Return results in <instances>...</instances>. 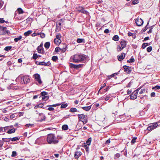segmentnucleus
<instances>
[{"label": "nucleus", "mask_w": 160, "mask_h": 160, "mask_svg": "<svg viewBox=\"0 0 160 160\" xmlns=\"http://www.w3.org/2000/svg\"><path fill=\"white\" fill-rule=\"evenodd\" d=\"M141 88V87L139 88L138 89L135 90L132 93V94L130 95V98L131 99L134 100L137 98L138 91Z\"/></svg>", "instance_id": "39448f33"}, {"label": "nucleus", "mask_w": 160, "mask_h": 160, "mask_svg": "<svg viewBox=\"0 0 160 160\" xmlns=\"http://www.w3.org/2000/svg\"><path fill=\"white\" fill-rule=\"evenodd\" d=\"M69 111L71 112H74L78 111V110L75 108H72L70 109Z\"/></svg>", "instance_id": "cd10ccee"}, {"label": "nucleus", "mask_w": 160, "mask_h": 160, "mask_svg": "<svg viewBox=\"0 0 160 160\" xmlns=\"http://www.w3.org/2000/svg\"><path fill=\"white\" fill-rule=\"evenodd\" d=\"M2 141L5 142H8L10 141L11 138H2Z\"/></svg>", "instance_id": "72a5a7b5"}, {"label": "nucleus", "mask_w": 160, "mask_h": 160, "mask_svg": "<svg viewBox=\"0 0 160 160\" xmlns=\"http://www.w3.org/2000/svg\"><path fill=\"white\" fill-rule=\"evenodd\" d=\"M112 39L116 41H117L119 40V37L117 35H114L113 38Z\"/></svg>", "instance_id": "473e14b6"}, {"label": "nucleus", "mask_w": 160, "mask_h": 160, "mask_svg": "<svg viewBox=\"0 0 160 160\" xmlns=\"http://www.w3.org/2000/svg\"><path fill=\"white\" fill-rule=\"evenodd\" d=\"M36 112H37V113L38 114H39L40 117V121H42L45 120V117L44 115L42 113H40L38 112L37 111H36Z\"/></svg>", "instance_id": "4468645a"}, {"label": "nucleus", "mask_w": 160, "mask_h": 160, "mask_svg": "<svg viewBox=\"0 0 160 160\" xmlns=\"http://www.w3.org/2000/svg\"><path fill=\"white\" fill-rule=\"evenodd\" d=\"M13 127V126L12 125L8 126L7 127H5L4 128V132H5L7 130L10 129L11 128Z\"/></svg>", "instance_id": "4be33fe9"}, {"label": "nucleus", "mask_w": 160, "mask_h": 160, "mask_svg": "<svg viewBox=\"0 0 160 160\" xmlns=\"http://www.w3.org/2000/svg\"><path fill=\"white\" fill-rule=\"evenodd\" d=\"M20 137H15L12 138H11V139L12 141H16L19 140Z\"/></svg>", "instance_id": "c85d7f7f"}, {"label": "nucleus", "mask_w": 160, "mask_h": 160, "mask_svg": "<svg viewBox=\"0 0 160 160\" xmlns=\"http://www.w3.org/2000/svg\"><path fill=\"white\" fill-rule=\"evenodd\" d=\"M152 49V48L151 46H149L147 48V51L148 52H150Z\"/></svg>", "instance_id": "49530a36"}, {"label": "nucleus", "mask_w": 160, "mask_h": 160, "mask_svg": "<svg viewBox=\"0 0 160 160\" xmlns=\"http://www.w3.org/2000/svg\"><path fill=\"white\" fill-rule=\"evenodd\" d=\"M78 118L79 121H81L82 120H84L85 119L87 118V117L84 114L78 115Z\"/></svg>", "instance_id": "9b49d317"}, {"label": "nucleus", "mask_w": 160, "mask_h": 160, "mask_svg": "<svg viewBox=\"0 0 160 160\" xmlns=\"http://www.w3.org/2000/svg\"><path fill=\"white\" fill-rule=\"evenodd\" d=\"M54 42L55 44H60L61 41L60 39H55L54 40Z\"/></svg>", "instance_id": "b1692460"}, {"label": "nucleus", "mask_w": 160, "mask_h": 160, "mask_svg": "<svg viewBox=\"0 0 160 160\" xmlns=\"http://www.w3.org/2000/svg\"><path fill=\"white\" fill-rule=\"evenodd\" d=\"M159 123L160 122H158L149 124L148 125L149 126L147 127V130L149 131H152L159 126L158 124V123Z\"/></svg>", "instance_id": "7ed1b4c3"}, {"label": "nucleus", "mask_w": 160, "mask_h": 160, "mask_svg": "<svg viewBox=\"0 0 160 160\" xmlns=\"http://www.w3.org/2000/svg\"><path fill=\"white\" fill-rule=\"evenodd\" d=\"M22 38V36H20L18 37L15 38L14 39V41L15 42H18V41L20 40Z\"/></svg>", "instance_id": "e433bc0d"}, {"label": "nucleus", "mask_w": 160, "mask_h": 160, "mask_svg": "<svg viewBox=\"0 0 160 160\" xmlns=\"http://www.w3.org/2000/svg\"><path fill=\"white\" fill-rule=\"evenodd\" d=\"M68 106L67 104L63 103L61 105V108H65Z\"/></svg>", "instance_id": "de8ad7c7"}, {"label": "nucleus", "mask_w": 160, "mask_h": 160, "mask_svg": "<svg viewBox=\"0 0 160 160\" xmlns=\"http://www.w3.org/2000/svg\"><path fill=\"white\" fill-rule=\"evenodd\" d=\"M48 94V92H43L41 93V95L42 96H46Z\"/></svg>", "instance_id": "603ef678"}, {"label": "nucleus", "mask_w": 160, "mask_h": 160, "mask_svg": "<svg viewBox=\"0 0 160 160\" xmlns=\"http://www.w3.org/2000/svg\"><path fill=\"white\" fill-rule=\"evenodd\" d=\"M110 98V95H108L105 97L102 98V100H105L106 101H108Z\"/></svg>", "instance_id": "a878e982"}, {"label": "nucleus", "mask_w": 160, "mask_h": 160, "mask_svg": "<svg viewBox=\"0 0 160 160\" xmlns=\"http://www.w3.org/2000/svg\"><path fill=\"white\" fill-rule=\"evenodd\" d=\"M12 48V47L11 46H7L4 48V50L6 51H8L11 49Z\"/></svg>", "instance_id": "4c0bfd02"}, {"label": "nucleus", "mask_w": 160, "mask_h": 160, "mask_svg": "<svg viewBox=\"0 0 160 160\" xmlns=\"http://www.w3.org/2000/svg\"><path fill=\"white\" fill-rule=\"evenodd\" d=\"M62 129L63 130H67L68 129V126L67 125H64L62 126Z\"/></svg>", "instance_id": "58836bf2"}, {"label": "nucleus", "mask_w": 160, "mask_h": 160, "mask_svg": "<svg viewBox=\"0 0 160 160\" xmlns=\"http://www.w3.org/2000/svg\"><path fill=\"white\" fill-rule=\"evenodd\" d=\"M6 29V28L0 26V35L9 33V31L8 30H7Z\"/></svg>", "instance_id": "20e7f679"}, {"label": "nucleus", "mask_w": 160, "mask_h": 160, "mask_svg": "<svg viewBox=\"0 0 160 160\" xmlns=\"http://www.w3.org/2000/svg\"><path fill=\"white\" fill-rule=\"evenodd\" d=\"M81 121L83 122V124H85L87 123L88 122V119L87 118L85 119L84 120H82Z\"/></svg>", "instance_id": "bf43d9fd"}, {"label": "nucleus", "mask_w": 160, "mask_h": 160, "mask_svg": "<svg viewBox=\"0 0 160 160\" xmlns=\"http://www.w3.org/2000/svg\"><path fill=\"white\" fill-rule=\"evenodd\" d=\"M51 64L50 62H48L46 63L44 62H39L38 65H43L45 66H48Z\"/></svg>", "instance_id": "f3484780"}, {"label": "nucleus", "mask_w": 160, "mask_h": 160, "mask_svg": "<svg viewBox=\"0 0 160 160\" xmlns=\"http://www.w3.org/2000/svg\"><path fill=\"white\" fill-rule=\"evenodd\" d=\"M82 154V153L81 152L78 151H76L75 152L74 157L75 158L78 159Z\"/></svg>", "instance_id": "dca6fc26"}, {"label": "nucleus", "mask_w": 160, "mask_h": 160, "mask_svg": "<svg viewBox=\"0 0 160 160\" xmlns=\"http://www.w3.org/2000/svg\"><path fill=\"white\" fill-rule=\"evenodd\" d=\"M39 34L40 35V37L42 38H44L45 36V34L43 33H39Z\"/></svg>", "instance_id": "864d4df0"}, {"label": "nucleus", "mask_w": 160, "mask_h": 160, "mask_svg": "<svg viewBox=\"0 0 160 160\" xmlns=\"http://www.w3.org/2000/svg\"><path fill=\"white\" fill-rule=\"evenodd\" d=\"M149 23V22H148L147 25L146 26V27H145L143 29V32L145 31L148 28V25Z\"/></svg>", "instance_id": "4d7b16f0"}, {"label": "nucleus", "mask_w": 160, "mask_h": 160, "mask_svg": "<svg viewBox=\"0 0 160 160\" xmlns=\"http://www.w3.org/2000/svg\"><path fill=\"white\" fill-rule=\"evenodd\" d=\"M61 23L60 22H59L58 24L57 25V28H61Z\"/></svg>", "instance_id": "0e129e2a"}, {"label": "nucleus", "mask_w": 160, "mask_h": 160, "mask_svg": "<svg viewBox=\"0 0 160 160\" xmlns=\"http://www.w3.org/2000/svg\"><path fill=\"white\" fill-rule=\"evenodd\" d=\"M123 68L124 71L127 73H129L131 72V67H128L127 66H124Z\"/></svg>", "instance_id": "f8f14e48"}, {"label": "nucleus", "mask_w": 160, "mask_h": 160, "mask_svg": "<svg viewBox=\"0 0 160 160\" xmlns=\"http://www.w3.org/2000/svg\"><path fill=\"white\" fill-rule=\"evenodd\" d=\"M60 105H61L60 103H58V104H53L52 105L49 106L56 107L57 106H59Z\"/></svg>", "instance_id": "052dcab7"}, {"label": "nucleus", "mask_w": 160, "mask_h": 160, "mask_svg": "<svg viewBox=\"0 0 160 160\" xmlns=\"http://www.w3.org/2000/svg\"><path fill=\"white\" fill-rule=\"evenodd\" d=\"M76 9L79 12L84 14H87L88 12L87 11L85 10L84 9V8L82 6H77L76 8Z\"/></svg>", "instance_id": "423d86ee"}, {"label": "nucleus", "mask_w": 160, "mask_h": 160, "mask_svg": "<svg viewBox=\"0 0 160 160\" xmlns=\"http://www.w3.org/2000/svg\"><path fill=\"white\" fill-rule=\"evenodd\" d=\"M32 32V31H31L28 30V31L25 32L24 33V35L26 37L29 35Z\"/></svg>", "instance_id": "7c9ffc66"}, {"label": "nucleus", "mask_w": 160, "mask_h": 160, "mask_svg": "<svg viewBox=\"0 0 160 160\" xmlns=\"http://www.w3.org/2000/svg\"><path fill=\"white\" fill-rule=\"evenodd\" d=\"M45 141V138L44 137H40L37 139L36 143L38 144H44Z\"/></svg>", "instance_id": "6e6552de"}, {"label": "nucleus", "mask_w": 160, "mask_h": 160, "mask_svg": "<svg viewBox=\"0 0 160 160\" xmlns=\"http://www.w3.org/2000/svg\"><path fill=\"white\" fill-rule=\"evenodd\" d=\"M124 48L120 45H118L117 47V51L118 52H119L122 50Z\"/></svg>", "instance_id": "bb28decb"}, {"label": "nucleus", "mask_w": 160, "mask_h": 160, "mask_svg": "<svg viewBox=\"0 0 160 160\" xmlns=\"http://www.w3.org/2000/svg\"><path fill=\"white\" fill-rule=\"evenodd\" d=\"M150 44H148V43H143L142 45V48L143 49H144L148 45H150Z\"/></svg>", "instance_id": "2f4dec72"}, {"label": "nucleus", "mask_w": 160, "mask_h": 160, "mask_svg": "<svg viewBox=\"0 0 160 160\" xmlns=\"http://www.w3.org/2000/svg\"><path fill=\"white\" fill-rule=\"evenodd\" d=\"M84 148L85 149L86 151L87 152H88L89 151V148L87 146V145H85L84 146Z\"/></svg>", "instance_id": "3c124183"}, {"label": "nucleus", "mask_w": 160, "mask_h": 160, "mask_svg": "<svg viewBox=\"0 0 160 160\" xmlns=\"http://www.w3.org/2000/svg\"><path fill=\"white\" fill-rule=\"evenodd\" d=\"M18 13L20 14H22L23 12V11L22 10L21 8H19L17 9Z\"/></svg>", "instance_id": "a19ab883"}, {"label": "nucleus", "mask_w": 160, "mask_h": 160, "mask_svg": "<svg viewBox=\"0 0 160 160\" xmlns=\"http://www.w3.org/2000/svg\"><path fill=\"white\" fill-rule=\"evenodd\" d=\"M92 141V138H89L86 142L87 145H90Z\"/></svg>", "instance_id": "f704fd0d"}, {"label": "nucleus", "mask_w": 160, "mask_h": 160, "mask_svg": "<svg viewBox=\"0 0 160 160\" xmlns=\"http://www.w3.org/2000/svg\"><path fill=\"white\" fill-rule=\"evenodd\" d=\"M118 74V73H115L112 74L110 76H108V79H110L111 78H114L116 75H117Z\"/></svg>", "instance_id": "c756f323"}, {"label": "nucleus", "mask_w": 160, "mask_h": 160, "mask_svg": "<svg viewBox=\"0 0 160 160\" xmlns=\"http://www.w3.org/2000/svg\"><path fill=\"white\" fill-rule=\"evenodd\" d=\"M135 22L137 25L139 26L142 25L143 23V20L141 18H138L135 19Z\"/></svg>", "instance_id": "1a4fd4ad"}, {"label": "nucleus", "mask_w": 160, "mask_h": 160, "mask_svg": "<svg viewBox=\"0 0 160 160\" xmlns=\"http://www.w3.org/2000/svg\"><path fill=\"white\" fill-rule=\"evenodd\" d=\"M126 45V42L125 41H122L120 42V45L123 48H124Z\"/></svg>", "instance_id": "412c9836"}, {"label": "nucleus", "mask_w": 160, "mask_h": 160, "mask_svg": "<svg viewBox=\"0 0 160 160\" xmlns=\"http://www.w3.org/2000/svg\"><path fill=\"white\" fill-rule=\"evenodd\" d=\"M35 79L36 80H41L40 75L38 74H35L34 75Z\"/></svg>", "instance_id": "aec40b11"}, {"label": "nucleus", "mask_w": 160, "mask_h": 160, "mask_svg": "<svg viewBox=\"0 0 160 160\" xmlns=\"http://www.w3.org/2000/svg\"><path fill=\"white\" fill-rule=\"evenodd\" d=\"M4 22H5L7 23V22L6 21H5L4 20L3 18H0V23H3Z\"/></svg>", "instance_id": "5fc2aeb1"}, {"label": "nucleus", "mask_w": 160, "mask_h": 160, "mask_svg": "<svg viewBox=\"0 0 160 160\" xmlns=\"http://www.w3.org/2000/svg\"><path fill=\"white\" fill-rule=\"evenodd\" d=\"M15 128L11 129H9L7 132L8 134H11L15 132Z\"/></svg>", "instance_id": "6ab92c4d"}, {"label": "nucleus", "mask_w": 160, "mask_h": 160, "mask_svg": "<svg viewBox=\"0 0 160 160\" xmlns=\"http://www.w3.org/2000/svg\"><path fill=\"white\" fill-rule=\"evenodd\" d=\"M52 59L54 62H56L58 59V58L57 56H53L52 57Z\"/></svg>", "instance_id": "ea45409f"}, {"label": "nucleus", "mask_w": 160, "mask_h": 160, "mask_svg": "<svg viewBox=\"0 0 160 160\" xmlns=\"http://www.w3.org/2000/svg\"><path fill=\"white\" fill-rule=\"evenodd\" d=\"M84 39H83L78 38L77 39V42L78 43H81L83 42Z\"/></svg>", "instance_id": "a18cd8bd"}, {"label": "nucleus", "mask_w": 160, "mask_h": 160, "mask_svg": "<svg viewBox=\"0 0 160 160\" xmlns=\"http://www.w3.org/2000/svg\"><path fill=\"white\" fill-rule=\"evenodd\" d=\"M37 49L38 53L44 54V49L41 46H38Z\"/></svg>", "instance_id": "ddd939ff"}, {"label": "nucleus", "mask_w": 160, "mask_h": 160, "mask_svg": "<svg viewBox=\"0 0 160 160\" xmlns=\"http://www.w3.org/2000/svg\"><path fill=\"white\" fill-rule=\"evenodd\" d=\"M50 43L49 42H47L44 44V47L45 48L47 49H48L49 48L50 46Z\"/></svg>", "instance_id": "5701e85b"}, {"label": "nucleus", "mask_w": 160, "mask_h": 160, "mask_svg": "<svg viewBox=\"0 0 160 160\" xmlns=\"http://www.w3.org/2000/svg\"><path fill=\"white\" fill-rule=\"evenodd\" d=\"M86 59V58L84 54L78 53L72 56L70 58V61L71 62L78 63L85 60Z\"/></svg>", "instance_id": "f257e3e1"}, {"label": "nucleus", "mask_w": 160, "mask_h": 160, "mask_svg": "<svg viewBox=\"0 0 160 160\" xmlns=\"http://www.w3.org/2000/svg\"><path fill=\"white\" fill-rule=\"evenodd\" d=\"M137 139V138L135 137L133 139H132L131 141V142L132 143H134L136 142V140Z\"/></svg>", "instance_id": "69168bd1"}, {"label": "nucleus", "mask_w": 160, "mask_h": 160, "mask_svg": "<svg viewBox=\"0 0 160 160\" xmlns=\"http://www.w3.org/2000/svg\"><path fill=\"white\" fill-rule=\"evenodd\" d=\"M37 58H38V56L37 55V54L34 53L33 54V58L34 59L36 60Z\"/></svg>", "instance_id": "13d9d810"}, {"label": "nucleus", "mask_w": 160, "mask_h": 160, "mask_svg": "<svg viewBox=\"0 0 160 160\" xmlns=\"http://www.w3.org/2000/svg\"><path fill=\"white\" fill-rule=\"evenodd\" d=\"M17 79L18 80H30V78L28 75H20L19 76Z\"/></svg>", "instance_id": "0eeeda50"}, {"label": "nucleus", "mask_w": 160, "mask_h": 160, "mask_svg": "<svg viewBox=\"0 0 160 160\" xmlns=\"http://www.w3.org/2000/svg\"><path fill=\"white\" fill-rule=\"evenodd\" d=\"M125 117V115H120L118 118H117V119L118 121L121 122H124L125 121L123 120V119H122V118Z\"/></svg>", "instance_id": "a211bd4d"}, {"label": "nucleus", "mask_w": 160, "mask_h": 160, "mask_svg": "<svg viewBox=\"0 0 160 160\" xmlns=\"http://www.w3.org/2000/svg\"><path fill=\"white\" fill-rule=\"evenodd\" d=\"M152 89L158 90L160 89V86L158 85H157L155 87H152Z\"/></svg>", "instance_id": "c03bdc74"}, {"label": "nucleus", "mask_w": 160, "mask_h": 160, "mask_svg": "<svg viewBox=\"0 0 160 160\" xmlns=\"http://www.w3.org/2000/svg\"><path fill=\"white\" fill-rule=\"evenodd\" d=\"M17 155V153L15 151H13L12 152V157H14L16 156Z\"/></svg>", "instance_id": "6e6d98bb"}, {"label": "nucleus", "mask_w": 160, "mask_h": 160, "mask_svg": "<svg viewBox=\"0 0 160 160\" xmlns=\"http://www.w3.org/2000/svg\"><path fill=\"white\" fill-rule=\"evenodd\" d=\"M146 91V89H141L140 92H139V93L140 94H142L144 92Z\"/></svg>", "instance_id": "8fccbe9b"}, {"label": "nucleus", "mask_w": 160, "mask_h": 160, "mask_svg": "<svg viewBox=\"0 0 160 160\" xmlns=\"http://www.w3.org/2000/svg\"><path fill=\"white\" fill-rule=\"evenodd\" d=\"M49 98L48 96H44L42 98V99L43 101H46L48 100Z\"/></svg>", "instance_id": "79ce46f5"}, {"label": "nucleus", "mask_w": 160, "mask_h": 160, "mask_svg": "<svg viewBox=\"0 0 160 160\" xmlns=\"http://www.w3.org/2000/svg\"><path fill=\"white\" fill-rule=\"evenodd\" d=\"M91 108V106H86V107H82V108L84 110H85L86 111H89Z\"/></svg>", "instance_id": "393cba45"}, {"label": "nucleus", "mask_w": 160, "mask_h": 160, "mask_svg": "<svg viewBox=\"0 0 160 160\" xmlns=\"http://www.w3.org/2000/svg\"><path fill=\"white\" fill-rule=\"evenodd\" d=\"M16 84V83H11L10 85V86H9V87H7V88L8 89V90H9L10 89H15V88L14 87H13V85H15Z\"/></svg>", "instance_id": "c9c22d12"}, {"label": "nucleus", "mask_w": 160, "mask_h": 160, "mask_svg": "<svg viewBox=\"0 0 160 160\" xmlns=\"http://www.w3.org/2000/svg\"><path fill=\"white\" fill-rule=\"evenodd\" d=\"M106 86V84L105 83H104L103 84V85H102L101 87H100V89L99 90V91H98V93H99V91H100V90H101L104 87H105V86Z\"/></svg>", "instance_id": "680f3d73"}, {"label": "nucleus", "mask_w": 160, "mask_h": 160, "mask_svg": "<svg viewBox=\"0 0 160 160\" xmlns=\"http://www.w3.org/2000/svg\"><path fill=\"white\" fill-rule=\"evenodd\" d=\"M151 97H155V93L154 92H152L151 94Z\"/></svg>", "instance_id": "774afa93"}, {"label": "nucleus", "mask_w": 160, "mask_h": 160, "mask_svg": "<svg viewBox=\"0 0 160 160\" xmlns=\"http://www.w3.org/2000/svg\"><path fill=\"white\" fill-rule=\"evenodd\" d=\"M61 37V35L60 34H58L56 36V39H60Z\"/></svg>", "instance_id": "e2e57ef3"}, {"label": "nucleus", "mask_w": 160, "mask_h": 160, "mask_svg": "<svg viewBox=\"0 0 160 160\" xmlns=\"http://www.w3.org/2000/svg\"><path fill=\"white\" fill-rule=\"evenodd\" d=\"M83 65V64H79L78 65H75L73 63H70V68L75 69H78L82 67Z\"/></svg>", "instance_id": "9d476101"}, {"label": "nucleus", "mask_w": 160, "mask_h": 160, "mask_svg": "<svg viewBox=\"0 0 160 160\" xmlns=\"http://www.w3.org/2000/svg\"><path fill=\"white\" fill-rule=\"evenodd\" d=\"M135 60L134 58H131L130 59L127 61V62L128 63L133 62Z\"/></svg>", "instance_id": "37998d69"}, {"label": "nucleus", "mask_w": 160, "mask_h": 160, "mask_svg": "<svg viewBox=\"0 0 160 160\" xmlns=\"http://www.w3.org/2000/svg\"><path fill=\"white\" fill-rule=\"evenodd\" d=\"M47 140L48 143L50 144H55L58 142V141L55 138V135L53 134H48Z\"/></svg>", "instance_id": "f03ea898"}, {"label": "nucleus", "mask_w": 160, "mask_h": 160, "mask_svg": "<svg viewBox=\"0 0 160 160\" xmlns=\"http://www.w3.org/2000/svg\"><path fill=\"white\" fill-rule=\"evenodd\" d=\"M33 125V124H27L25 126L26 127H31Z\"/></svg>", "instance_id": "338daca9"}, {"label": "nucleus", "mask_w": 160, "mask_h": 160, "mask_svg": "<svg viewBox=\"0 0 160 160\" xmlns=\"http://www.w3.org/2000/svg\"><path fill=\"white\" fill-rule=\"evenodd\" d=\"M125 56V54L124 53H122L120 56H118V60L120 61L124 59Z\"/></svg>", "instance_id": "2eb2a0df"}, {"label": "nucleus", "mask_w": 160, "mask_h": 160, "mask_svg": "<svg viewBox=\"0 0 160 160\" xmlns=\"http://www.w3.org/2000/svg\"><path fill=\"white\" fill-rule=\"evenodd\" d=\"M133 4H135L138 3V0H132Z\"/></svg>", "instance_id": "09e8293b"}]
</instances>
